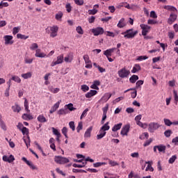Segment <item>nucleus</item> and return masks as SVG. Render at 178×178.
<instances>
[{
  "instance_id": "1",
  "label": "nucleus",
  "mask_w": 178,
  "mask_h": 178,
  "mask_svg": "<svg viewBox=\"0 0 178 178\" xmlns=\"http://www.w3.org/2000/svg\"><path fill=\"white\" fill-rule=\"evenodd\" d=\"M122 35H124V38H134L137 34H138V31H134V29H131L125 31L124 32H122L121 33Z\"/></svg>"
},
{
  "instance_id": "2",
  "label": "nucleus",
  "mask_w": 178,
  "mask_h": 178,
  "mask_svg": "<svg viewBox=\"0 0 178 178\" xmlns=\"http://www.w3.org/2000/svg\"><path fill=\"white\" fill-rule=\"evenodd\" d=\"M58 30H59V27L56 25H54L52 26H49L47 29H46V32L48 33H50V37H52L54 38L56 37V35H58Z\"/></svg>"
},
{
  "instance_id": "3",
  "label": "nucleus",
  "mask_w": 178,
  "mask_h": 178,
  "mask_svg": "<svg viewBox=\"0 0 178 178\" xmlns=\"http://www.w3.org/2000/svg\"><path fill=\"white\" fill-rule=\"evenodd\" d=\"M54 161L59 165H65V163H69L70 162L69 159L60 156H55Z\"/></svg>"
},
{
  "instance_id": "4",
  "label": "nucleus",
  "mask_w": 178,
  "mask_h": 178,
  "mask_svg": "<svg viewBox=\"0 0 178 178\" xmlns=\"http://www.w3.org/2000/svg\"><path fill=\"white\" fill-rule=\"evenodd\" d=\"M118 74L121 79H126L129 77L130 70L126 69V67H123L118 72Z\"/></svg>"
},
{
  "instance_id": "5",
  "label": "nucleus",
  "mask_w": 178,
  "mask_h": 178,
  "mask_svg": "<svg viewBox=\"0 0 178 178\" xmlns=\"http://www.w3.org/2000/svg\"><path fill=\"white\" fill-rule=\"evenodd\" d=\"M161 127V125L158 122H150L148 125V131L149 133H154L155 130H158Z\"/></svg>"
},
{
  "instance_id": "6",
  "label": "nucleus",
  "mask_w": 178,
  "mask_h": 178,
  "mask_svg": "<svg viewBox=\"0 0 178 178\" xmlns=\"http://www.w3.org/2000/svg\"><path fill=\"white\" fill-rule=\"evenodd\" d=\"M140 29H142V35H147L148 33H149V31L151 30V26L142 24L140 25Z\"/></svg>"
},
{
  "instance_id": "7",
  "label": "nucleus",
  "mask_w": 178,
  "mask_h": 178,
  "mask_svg": "<svg viewBox=\"0 0 178 178\" xmlns=\"http://www.w3.org/2000/svg\"><path fill=\"white\" fill-rule=\"evenodd\" d=\"M63 54H60V56H57V60L56 61H53L51 63V67H54V66H56V65H60L61 63H63Z\"/></svg>"
},
{
  "instance_id": "8",
  "label": "nucleus",
  "mask_w": 178,
  "mask_h": 178,
  "mask_svg": "<svg viewBox=\"0 0 178 178\" xmlns=\"http://www.w3.org/2000/svg\"><path fill=\"white\" fill-rule=\"evenodd\" d=\"M5 45H12L13 44V36L6 35L3 37Z\"/></svg>"
},
{
  "instance_id": "9",
  "label": "nucleus",
  "mask_w": 178,
  "mask_h": 178,
  "mask_svg": "<svg viewBox=\"0 0 178 178\" xmlns=\"http://www.w3.org/2000/svg\"><path fill=\"white\" fill-rule=\"evenodd\" d=\"M112 97V94L111 93H105L103 97L99 100V104H105V102H108L109 99Z\"/></svg>"
},
{
  "instance_id": "10",
  "label": "nucleus",
  "mask_w": 178,
  "mask_h": 178,
  "mask_svg": "<svg viewBox=\"0 0 178 178\" xmlns=\"http://www.w3.org/2000/svg\"><path fill=\"white\" fill-rule=\"evenodd\" d=\"M22 161H23L24 162H25V163H26V165H28V166H29V168L31 169H32L33 170H37L38 168L33 163V162L27 160V159L26 157H22Z\"/></svg>"
},
{
  "instance_id": "11",
  "label": "nucleus",
  "mask_w": 178,
  "mask_h": 178,
  "mask_svg": "<svg viewBox=\"0 0 178 178\" xmlns=\"http://www.w3.org/2000/svg\"><path fill=\"white\" fill-rule=\"evenodd\" d=\"M94 35H101L104 34V29L102 27L94 28L91 30Z\"/></svg>"
},
{
  "instance_id": "12",
  "label": "nucleus",
  "mask_w": 178,
  "mask_h": 178,
  "mask_svg": "<svg viewBox=\"0 0 178 178\" xmlns=\"http://www.w3.org/2000/svg\"><path fill=\"white\" fill-rule=\"evenodd\" d=\"M177 19V15L175 13H171L170 15L169 18L168 19V24H173L175 22Z\"/></svg>"
},
{
  "instance_id": "13",
  "label": "nucleus",
  "mask_w": 178,
  "mask_h": 178,
  "mask_svg": "<svg viewBox=\"0 0 178 178\" xmlns=\"http://www.w3.org/2000/svg\"><path fill=\"white\" fill-rule=\"evenodd\" d=\"M60 102H62V100H59L56 104H54V105L51 106V109L49 110V113H54V112H56L59 108V106L60 105Z\"/></svg>"
},
{
  "instance_id": "14",
  "label": "nucleus",
  "mask_w": 178,
  "mask_h": 178,
  "mask_svg": "<svg viewBox=\"0 0 178 178\" xmlns=\"http://www.w3.org/2000/svg\"><path fill=\"white\" fill-rule=\"evenodd\" d=\"M129 131H130V124L124 125L121 130L122 136H127Z\"/></svg>"
},
{
  "instance_id": "15",
  "label": "nucleus",
  "mask_w": 178,
  "mask_h": 178,
  "mask_svg": "<svg viewBox=\"0 0 178 178\" xmlns=\"http://www.w3.org/2000/svg\"><path fill=\"white\" fill-rule=\"evenodd\" d=\"M35 56L36 58H46L47 54L45 53H44V52H42L41 49H37L35 50Z\"/></svg>"
},
{
  "instance_id": "16",
  "label": "nucleus",
  "mask_w": 178,
  "mask_h": 178,
  "mask_svg": "<svg viewBox=\"0 0 178 178\" xmlns=\"http://www.w3.org/2000/svg\"><path fill=\"white\" fill-rule=\"evenodd\" d=\"M3 161L4 162H8V163H12L13 161H15V156L13 155H10L8 157V156H3Z\"/></svg>"
},
{
  "instance_id": "17",
  "label": "nucleus",
  "mask_w": 178,
  "mask_h": 178,
  "mask_svg": "<svg viewBox=\"0 0 178 178\" xmlns=\"http://www.w3.org/2000/svg\"><path fill=\"white\" fill-rule=\"evenodd\" d=\"M65 62L66 63H71V62L73 60V53H69L67 54V56L64 58Z\"/></svg>"
},
{
  "instance_id": "18",
  "label": "nucleus",
  "mask_w": 178,
  "mask_h": 178,
  "mask_svg": "<svg viewBox=\"0 0 178 178\" xmlns=\"http://www.w3.org/2000/svg\"><path fill=\"white\" fill-rule=\"evenodd\" d=\"M22 118L24 120H33V119H34V117H33V115L30 114V113H24L22 115Z\"/></svg>"
},
{
  "instance_id": "19",
  "label": "nucleus",
  "mask_w": 178,
  "mask_h": 178,
  "mask_svg": "<svg viewBox=\"0 0 178 178\" xmlns=\"http://www.w3.org/2000/svg\"><path fill=\"white\" fill-rule=\"evenodd\" d=\"M99 133V134L97 135V140H101V138H104V137L106 136V131H105L104 129H102V128H100Z\"/></svg>"
},
{
  "instance_id": "20",
  "label": "nucleus",
  "mask_w": 178,
  "mask_h": 178,
  "mask_svg": "<svg viewBox=\"0 0 178 178\" xmlns=\"http://www.w3.org/2000/svg\"><path fill=\"white\" fill-rule=\"evenodd\" d=\"M92 131V127H90L86 129L84 134L85 138H90L91 137V132Z\"/></svg>"
},
{
  "instance_id": "21",
  "label": "nucleus",
  "mask_w": 178,
  "mask_h": 178,
  "mask_svg": "<svg viewBox=\"0 0 178 178\" xmlns=\"http://www.w3.org/2000/svg\"><path fill=\"white\" fill-rule=\"evenodd\" d=\"M98 92L97 90H91L88 93L86 94L85 97L86 98H91V97H94V95H97Z\"/></svg>"
},
{
  "instance_id": "22",
  "label": "nucleus",
  "mask_w": 178,
  "mask_h": 178,
  "mask_svg": "<svg viewBox=\"0 0 178 178\" xmlns=\"http://www.w3.org/2000/svg\"><path fill=\"white\" fill-rule=\"evenodd\" d=\"M116 49V48H112V49H108L104 52V55L106 56V58L109 56H112V53Z\"/></svg>"
},
{
  "instance_id": "23",
  "label": "nucleus",
  "mask_w": 178,
  "mask_h": 178,
  "mask_svg": "<svg viewBox=\"0 0 178 178\" xmlns=\"http://www.w3.org/2000/svg\"><path fill=\"white\" fill-rule=\"evenodd\" d=\"M37 119L40 123H47V122H48V120H47V118H45V117L42 114L39 115Z\"/></svg>"
},
{
  "instance_id": "24",
  "label": "nucleus",
  "mask_w": 178,
  "mask_h": 178,
  "mask_svg": "<svg viewBox=\"0 0 178 178\" xmlns=\"http://www.w3.org/2000/svg\"><path fill=\"white\" fill-rule=\"evenodd\" d=\"M126 26V22H124V18H122L120 19L118 22V24H117V27L119 29H123V27H125Z\"/></svg>"
},
{
  "instance_id": "25",
  "label": "nucleus",
  "mask_w": 178,
  "mask_h": 178,
  "mask_svg": "<svg viewBox=\"0 0 178 178\" xmlns=\"http://www.w3.org/2000/svg\"><path fill=\"white\" fill-rule=\"evenodd\" d=\"M141 70V66L140 64H135L131 70V73H137V72H140Z\"/></svg>"
},
{
  "instance_id": "26",
  "label": "nucleus",
  "mask_w": 178,
  "mask_h": 178,
  "mask_svg": "<svg viewBox=\"0 0 178 178\" xmlns=\"http://www.w3.org/2000/svg\"><path fill=\"white\" fill-rule=\"evenodd\" d=\"M12 109H13V112L17 113H19V112H20V111H22V108L17 104H15L14 106H13Z\"/></svg>"
},
{
  "instance_id": "27",
  "label": "nucleus",
  "mask_w": 178,
  "mask_h": 178,
  "mask_svg": "<svg viewBox=\"0 0 178 178\" xmlns=\"http://www.w3.org/2000/svg\"><path fill=\"white\" fill-rule=\"evenodd\" d=\"M32 76L33 74L31 72L21 74V77H22V79H24L25 80H27V79H31Z\"/></svg>"
},
{
  "instance_id": "28",
  "label": "nucleus",
  "mask_w": 178,
  "mask_h": 178,
  "mask_svg": "<svg viewBox=\"0 0 178 178\" xmlns=\"http://www.w3.org/2000/svg\"><path fill=\"white\" fill-rule=\"evenodd\" d=\"M101 84V82L99 81H94L93 84L91 85L90 88H92L93 90H98V86Z\"/></svg>"
},
{
  "instance_id": "29",
  "label": "nucleus",
  "mask_w": 178,
  "mask_h": 178,
  "mask_svg": "<svg viewBox=\"0 0 178 178\" xmlns=\"http://www.w3.org/2000/svg\"><path fill=\"white\" fill-rule=\"evenodd\" d=\"M122 124L120 122L119 124H115L112 128V131H118V130H120L122 129Z\"/></svg>"
},
{
  "instance_id": "30",
  "label": "nucleus",
  "mask_w": 178,
  "mask_h": 178,
  "mask_svg": "<svg viewBox=\"0 0 178 178\" xmlns=\"http://www.w3.org/2000/svg\"><path fill=\"white\" fill-rule=\"evenodd\" d=\"M157 148H158L159 152H163V154H165V151L166 150V146L163 145H157Z\"/></svg>"
},
{
  "instance_id": "31",
  "label": "nucleus",
  "mask_w": 178,
  "mask_h": 178,
  "mask_svg": "<svg viewBox=\"0 0 178 178\" xmlns=\"http://www.w3.org/2000/svg\"><path fill=\"white\" fill-rule=\"evenodd\" d=\"M24 106L26 112L30 113V109H29V101H27V99H24Z\"/></svg>"
},
{
  "instance_id": "32",
  "label": "nucleus",
  "mask_w": 178,
  "mask_h": 178,
  "mask_svg": "<svg viewBox=\"0 0 178 178\" xmlns=\"http://www.w3.org/2000/svg\"><path fill=\"white\" fill-rule=\"evenodd\" d=\"M58 115H67V108H60L57 111Z\"/></svg>"
},
{
  "instance_id": "33",
  "label": "nucleus",
  "mask_w": 178,
  "mask_h": 178,
  "mask_svg": "<svg viewBox=\"0 0 178 178\" xmlns=\"http://www.w3.org/2000/svg\"><path fill=\"white\" fill-rule=\"evenodd\" d=\"M100 129L104 131H108V130L111 129V127L109 126V122H106Z\"/></svg>"
},
{
  "instance_id": "34",
  "label": "nucleus",
  "mask_w": 178,
  "mask_h": 178,
  "mask_svg": "<svg viewBox=\"0 0 178 178\" xmlns=\"http://www.w3.org/2000/svg\"><path fill=\"white\" fill-rule=\"evenodd\" d=\"M136 124L142 129H147L148 127L147 123H143L141 122V121H138V122H136Z\"/></svg>"
},
{
  "instance_id": "35",
  "label": "nucleus",
  "mask_w": 178,
  "mask_h": 178,
  "mask_svg": "<svg viewBox=\"0 0 178 178\" xmlns=\"http://www.w3.org/2000/svg\"><path fill=\"white\" fill-rule=\"evenodd\" d=\"M164 9H166V10H171L172 12H177V9L172 6H165Z\"/></svg>"
},
{
  "instance_id": "36",
  "label": "nucleus",
  "mask_w": 178,
  "mask_h": 178,
  "mask_svg": "<svg viewBox=\"0 0 178 178\" xmlns=\"http://www.w3.org/2000/svg\"><path fill=\"white\" fill-rule=\"evenodd\" d=\"M49 90L51 92H52L53 94H58V92H59V91H60V89L58 88H54V87H50L49 88Z\"/></svg>"
},
{
  "instance_id": "37",
  "label": "nucleus",
  "mask_w": 178,
  "mask_h": 178,
  "mask_svg": "<svg viewBox=\"0 0 178 178\" xmlns=\"http://www.w3.org/2000/svg\"><path fill=\"white\" fill-rule=\"evenodd\" d=\"M138 80V76L137 75H133L129 78L130 83H134L136 81Z\"/></svg>"
},
{
  "instance_id": "38",
  "label": "nucleus",
  "mask_w": 178,
  "mask_h": 178,
  "mask_svg": "<svg viewBox=\"0 0 178 178\" xmlns=\"http://www.w3.org/2000/svg\"><path fill=\"white\" fill-rule=\"evenodd\" d=\"M149 137V135L148 134V133L147 132H144L143 134H142L140 136L139 138L140 140H145V138H148Z\"/></svg>"
},
{
  "instance_id": "39",
  "label": "nucleus",
  "mask_w": 178,
  "mask_h": 178,
  "mask_svg": "<svg viewBox=\"0 0 178 178\" xmlns=\"http://www.w3.org/2000/svg\"><path fill=\"white\" fill-rule=\"evenodd\" d=\"M11 80L15 81V83H22V79L18 76H13Z\"/></svg>"
},
{
  "instance_id": "40",
  "label": "nucleus",
  "mask_w": 178,
  "mask_h": 178,
  "mask_svg": "<svg viewBox=\"0 0 178 178\" xmlns=\"http://www.w3.org/2000/svg\"><path fill=\"white\" fill-rule=\"evenodd\" d=\"M17 38L19 40H27V38H29V36H26L25 35H23L22 33H17Z\"/></svg>"
},
{
  "instance_id": "41",
  "label": "nucleus",
  "mask_w": 178,
  "mask_h": 178,
  "mask_svg": "<svg viewBox=\"0 0 178 178\" xmlns=\"http://www.w3.org/2000/svg\"><path fill=\"white\" fill-rule=\"evenodd\" d=\"M104 165H106V162H97L93 163V167L94 168H99L100 166H103Z\"/></svg>"
},
{
  "instance_id": "42",
  "label": "nucleus",
  "mask_w": 178,
  "mask_h": 178,
  "mask_svg": "<svg viewBox=\"0 0 178 178\" xmlns=\"http://www.w3.org/2000/svg\"><path fill=\"white\" fill-rule=\"evenodd\" d=\"M67 107V109H69V111H76V108L73 107V104L70 103L69 104H66L65 108Z\"/></svg>"
},
{
  "instance_id": "43",
  "label": "nucleus",
  "mask_w": 178,
  "mask_h": 178,
  "mask_svg": "<svg viewBox=\"0 0 178 178\" xmlns=\"http://www.w3.org/2000/svg\"><path fill=\"white\" fill-rule=\"evenodd\" d=\"M33 60H34V59L33 58H30L29 57L24 58V63H26L27 65H31V63H33Z\"/></svg>"
},
{
  "instance_id": "44",
  "label": "nucleus",
  "mask_w": 178,
  "mask_h": 178,
  "mask_svg": "<svg viewBox=\"0 0 178 178\" xmlns=\"http://www.w3.org/2000/svg\"><path fill=\"white\" fill-rule=\"evenodd\" d=\"M76 31L78 33V34H81V35L84 34V31H83V28H81V26H79L76 28Z\"/></svg>"
},
{
  "instance_id": "45",
  "label": "nucleus",
  "mask_w": 178,
  "mask_h": 178,
  "mask_svg": "<svg viewBox=\"0 0 178 178\" xmlns=\"http://www.w3.org/2000/svg\"><path fill=\"white\" fill-rule=\"evenodd\" d=\"M30 49H31V51H37V49H38V44L37 43H32L30 46Z\"/></svg>"
},
{
  "instance_id": "46",
  "label": "nucleus",
  "mask_w": 178,
  "mask_h": 178,
  "mask_svg": "<svg viewBox=\"0 0 178 178\" xmlns=\"http://www.w3.org/2000/svg\"><path fill=\"white\" fill-rule=\"evenodd\" d=\"M173 94H174L175 104V105H177V102H178L177 92L176 90H173Z\"/></svg>"
},
{
  "instance_id": "47",
  "label": "nucleus",
  "mask_w": 178,
  "mask_h": 178,
  "mask_svg": "<svg viewBox=\"0 0 178 178\" xmlns=\"http://www.w3.org/2000/svg\"><path fill=\"white\" fill-rule=\"evenodd\" d=\"M20 29H21L20 26L14 27L13 29V34H14V35H15V34H17V33H19V31H20Z\"/></svg>"
},
{
  "instance_id": "48",
  "label": "nucleus",
  "mask_w": 178,
  "mask_h": 178,
  "mask_svg": "<svg viewBox=\"0 0 178 178\" xmlns=\"http://www.w3.org/2000/svg\"><path fill=\"white\" fill-rule=\"evenodd\" d=\"M163 122H164V124H165V126H172V122L170 121V120L167 119V118H164Z\"/></svg>"
},
{
  "instance_id": "49",
  "label": "nucleus",
  "mask_w": 178,
  "mask_h": 178,
  "mask_svg": "<svg viewBox=\"0 0 178 178\" xmlns=\"http://www.w3.org/2000/svg\"><path fill=\"white\" fill-rule=\"evenodd\" d=\"M83 130V122H80L76 127L77 133H80V131Z\"/></svg>"
},
{
  "instance_id": "50",
  "label": "nucleus",
  "mask_w": 178,
  "mask_h": 178,
  "mask_svg": "<svg viewBox=\"0 0 178 178\" xmlns=\"http://www.w3.org/2000/svg\"><path fill=\"white\" fill-rule=\"evenodd\" d=\"M108 163L111 166H119V163L115 161H112L111 159L108 160Z\"/></svg>"
},
{
  "instance_id": "51",
  "label": "nucleus",
  "mask_w": 178,
  "mask_h": 178,
  "mask_svg": "<svg viewBox=\"0 0 178 178\" xmlns=\"http://www.w3.org/2000/svg\"><path fill=\"white\" fill-rule=\"evenodd\" d=\"M147 59H148V56H139L136 58V60H139L140 62H141V60H145Z\"/></svg>"
},
{
  "instance_id": "52",
  "label": "nucleus",
  "mask_w": 178,
  "mask_h": 178,
  "mask_svg": "<svg viewBox=\"0 0 178 178\" xmlns=\"http://www.w3.org/2000/svg\"><path fill=\"white\" fill-rule=\"evenodd\" d=\"M81 90H82V91H83V92H87V91H88V90H90V88L87 85H82L81 86Z\"/></svg>"
},
{
  "instance_id": "53",
  "label": "nucleus",
  "mask_w": 178,
  "mask_h": 178,
  "mask_svg": "<svg viewBox=\"0 0 178 178\" xmlns=\"http://www.w3.org/2000/svg\"><path fill=\"white\" fill-rule=\"evenodd\" d=\"M176 159H177V156L176 155H173L170 158V159L168 160V162L169 163H174Z\"/></svg>"
},
{
  "instance_id": "54",
  "label": "nucleus",
  "mask_w": 178,
  "mask_h": 178,
  "mask_svg": "<svg viewBox=\"0 0 178 178\" xmlns=\"http://www.w3.org/2000/svg\"><path fill=\"white\" fill-rule=\"evenodd\" d=\"M69 127L72 130V131H74V130H76V126L74 125V122L73 121L70 122Z\"/></svg>"
},
{
  "instance_id": "55",
  "label": "nucleus",
  "mask_w": 178,
  "mask_h": 178,
  "mask_svg": "<svg viewBox=\"0 0 178 178\" xmlns=\"http://www.w3.org/2000/svg\"><path fill=\"white\" fill-rule=\"evenodd\" d=\"M24 136H29V129L24 127L21 131Z\"/></svg>"
},
{
  "instance_id": "56",
  "label": "nucleus",
  "mask_w": 178,
  "mask_h": 178,
  "mask_svg": "<svg viewBox=\"0 0 178 178\" xmlns=\"http://www.w3.org/2000/svg\"><path fill=\"white\" fill-rule=\"evenodd\" d=\"M76 5H78L79 6H81L82 5H84V0H74Z\"/></svg>"
},
{
  "instance_id": "57",
  "label": "nucleus",
  "mask_w": 178,
  "mask_h": 178,
  "mask_svg": "<svg viewBox=\"0 0 178 178\" xmlns=\"http://www.w3.org/2000/svg\"><path fill=\"white\" fill-rule=\"evenodd\" d=\"M63 16V13H62V12H59L56 15V19L61 20Z\"/></svg>"
},
{
  "instance_id": "58",
  "label": "nucleus",
  "mask_w": 178,
  "mask_h": 178,
  "mask_svg": "<svg viewBox=\"0 0 178 178\" xmlns=\"http://www.w3.org/2000/svg\"><path fill=\"white\" fill-rule=\"evenodd\" d=\"M88 108H86L83 111V113H82V114L81 115V117H80V119L81 120V119H83V118H86V116H87V113L88 112Z\"/></svg>"
},
{
  "instance_id": "59",
  "label": "nucleus",
  "mask_w": 178,
  "mask_h": 178,
  "mask_svg": "<svg viewBox=\"0 0 178 178\" xmlns=\"http://www.w3.org/2000/svg\"><path fill=\"white\" fill-rule=\"evenodd\" d=\"M172 130L168 129L164 132V136H165L167 138H169L170 136H172Z\"/></svg>"
},
{
  "instance_id": "60",
  "label": "nucleus",
  "mask_w": 178,
  "mask_h": 178,
  "mask_svg": "<svg viewBox=\"0 0 178 178\" xmlns=\"http://www.w3.org/2000/svg\"><path fill=\"white\" fill-rule=\"evenodd\" d=\"M97 12H98V10L93 8L92 10H88V15H96Z\"/></svg>"
},
{
  "instance_id": "61",
  "label": "nucleus",
  "mask_w": 178,
  "mask_h": 178,
  "mask_svg": "<svg viewBox=\"0 0 178 178\" xmlns=\"http://www.w3.org/2000/svg\"><path fill=\"white\" fill-rule=\"evenodd\" d=\"M51 130L54 136H60V132H59L58 129H55L54 127H52Z\"/></svg>"
},
{
  "instance_id": "62",
  "label": "nucleus",
  "mask_w": 178,
  "mask_h": 178,
  "mask_svg": "<svg viewBox=\"0 0 178 178\" xmlns=\"http://www.w3.org/2000/svg\"><path fill=\"white\" fill-rule=\"evenodd\" d=\"M24 141L27 147V148H29V147H30V136H27V139H24Z\"/></svg>"
},
{
  "instance_id": "63",
  "label": "nucleus",
  "mask_w": 178,
  "mask_h": 178,
  "mask_svg": "<svg viewBox=\"0 0 178 178\" xmlns=\"http://www.w3.org/2000/svg\"><path fill=\"white\" fill-rule=\"evenodd\" d=\"M150 17H152V19H156L158 17V15H156V13H155V11L152 10L150 12Z\"/></svg>"
},
{
  "instance_id": "64",
  "label": "nucleus",
  "mask_w": 178,
  "mask_h": 178,
  "mask_svg": "<svg viewBox=\"0 0 178 178\" xmlns=\"http://www.w3.org/2000/svg\"><path fill=\"white\" fill-rule=\"evenodd\" d=\"M172 144H175V145H178V136L174 138L172 140Z\"/></svg>"
}]
</instances>
